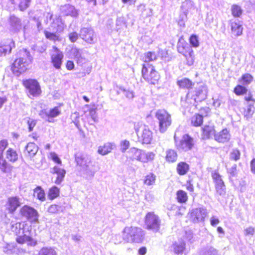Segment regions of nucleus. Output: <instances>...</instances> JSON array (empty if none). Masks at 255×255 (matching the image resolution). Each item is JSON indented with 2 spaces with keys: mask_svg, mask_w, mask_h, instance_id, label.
I'll list each match as a JSON object with an SVG mask.
<instances>
[{
  "mask_svg": "<svg viewBox=\"0 0 255 255\" xmlns=\"http://www.w3.org/2000/svg\"><path fill=\"white\" fill-rule=\"evenodd\" d=\"M11 231L16 236L17 243L23 245L26 244L28 246L34 247L37 244V241L31 236V229L28 228L25 222H16L11 227Z\"/></svg>",
  "mask_w": 255,
  "mask_h": 255,
  "instance_id": "obj_1",
  "label": "nucleus"
},
{
  "mask_svg": "<svg viewBox=\"0 0 255 255\" xmlns=\"http://www.w3.org/2000/svg\"><path fill=\"white\" fill-rule=\"evenodd\" d=\"M32 61L29 52L21 51L19 52V56L15 58L10 64V70L14 76L19 77L29 70Z\"/></svg>",
  "mask_w": 255,
  "mask_h": 255,
  "instance_id": "obj_2",
  "label": "nucleus"
},
{
  "mask_svg": "<svg viewBox=\"0 0 255 255\" xmlns=\"http://www.w3.org/2000/svg\"><path fill=\"white\" fill-rule=\"evenodd\" d=\"M122 239L126 243H141L144 239L143 230L135 226H126L122 231Z\"/></svg>",
  "mask_w": 255,
  "mask_h": 255,
  "instance_id": "obj_3",
  "label": "nucleus"
},
{
  "mask_svg": "<svg viewBox=\"0 0 255 255\" xmlns=\"http://www.w3.org/2000/svg\"><path fill=\"white\" fill-rule=\"evenodd\" d=\"M177 50L179 53L184 57L186 65L191 66L193 64L195 60L194 51L191 46L184 39L183 36H180L178 39Z\"/></svg>",
  "mask_w": 255,
  "mask_h": 255,
  "instance_id": "obj_4",
  "label": "nucleus"
},
{
  "mask_svg": "<svg viewBox=\"0 0 255 255\" xmlns=\"http://www.w3.org/2000/svg\"><path fill=\"white\" fill-rule=\"evenodd\" d=\"M22 84L25 90L27 96L29 98H36L41 95V88L36 79L32 78L23 79L22 81Z\"/></svg>",
  "mask_w": 255,
  "mask_h": 255,
  "instance_id": "obj_5",
  "label": "nucleus"
},
{
  "mask_svg": "<svg viewBox=\"0 0 255 255\" xmlns=\"http://www.w3.org/2000/svg\"><path fill=\"white\" fill-rule=\"evenodd\" d=\"M244 100L246 103V106L242 108L241 113L244 118L249 120L253 117L255 112V98L251 92H249L248 95L244 98Z\"/></svg>",
  "mask_w": 255,
  "mask_h": 255,
  "instance_id": "obj_6",
  "label": "nucleus"
},
{
  "mask_svg": "<svg viewBox=\"0 0 255 255\" xmlns=\"http://www.w3.org/2000/svg\"><path fill=\"white\" fill-rule=\"evenodd\" d=\"M134 128L139 142L142 144H150L152 140V133L139 123H134Z\"/></svg>",
  "mask_w": 255,
  "mask_h": 255,
  "instance_id": "obj_7",
  "label": "nucleus"
},
{
  "mask_svg": "<svg viewBox=\"0 0 255 255\" xmlns=\"http://www.w3.org/2000/svg\"><path fill=\"white\" fill-rule=\"evenodd\" d=\"M141 73L143 78L150 83L154 84L158 82V72L152 65L148 63L143 64Z\"/></svg>",
  "mask_w": 255,
  "mask_h": 255,
  "instance_id": "obj_8",
  "label": "nucleus"
},
{
  "mask_svg": "<svg viewBox=\"0 0 255 255\" xmlns=\"http://www.w3.org/2000/svg\"><path fill=\"white\" fill-rule=\"evenodd\" d=\"M50 62L53 66L56 69H60L64 58L63 52L57 47L53 45L50 50Z\"/></svg>",
  "mask_w": 255,
  "mask_h": 255,
  "instance_id": "obj_9",
  "label": "nucleus"
},
{
  "mask_svg": "<svg viewBox=\"0 0 255 255\" xmlns=\"http://www.w3.org/2000/svg\"><path fill=\"white\" fill-rule=\"evenodd\" d=\"M19 214L21 216L25 217L31 223L38 222V213L33 207L23 205L19 210Z\"/></svg>",
  "mask_w": 255,
  "mask_h": 255,
  "instance_id": "obj_10",
  "label": "nucleus"
},
{
  "mask_svg": "<svg viewBox=\"0 0 255 255\" xmlns=\"http://www.w3.org/2000/svg\"><path fill=\"white\" fill-rule=\"evenodd\" d=\"M20 206V199L16 196L8 197L4 205L5 210L11 214H14Z\"/></svg>",
  "mask_w": 255,
  "mask_h": 255,
  "instance_id": "obj_11",
  "label": "nucleus"
},
{
  "mask_svg": "<svg viewBox=\"0 0 255 255\" xmlns=\"http://www.w3.org/2000/svg\"><path fill=\"white\" fill-rule=\"evenodd\" d=\"M194 141L192 137L188 134L182 136V139L176 145L177 148L184 151L191 150L194 147Z\"/></svg>",
  "mask_w": 255,
  "mask_h": 255,
  "instance_id": "obj_12",
  "label": "nucleus"
},
{
  "mask_svg": "<svg viewBox=\"0 0 255 255\" xmlns=\"http://www.w3.org/2000/svg\"><path fill=\"white\" fill-rule=\"evenodd\" d=\"M211 177L216 191L217 192L223 191L225 189V185L219 172L217 170L214 171L211 173Z\"/></svg>",
  "mask_w": 255,
  "mask_h": 255,
  "instance_id": "obj_13",
  "label": "nucleus"
},
{
  "mask_svg": "<svg viewBox=\"0 0 255 255\" xmlns=\"http://www.w3.org/2000/svg\"><path fill=\"white\" fill-rule=\"evenodd\" d=\"M60 11L64 16L76 18L79 15L78 11L75 6L69 4L62 6L60 8Z\"/></svg>",
  "mask_w": 255,
  "mask_h": 255,
  "instance_id": "obj_14",
  "label": "nucleus"
},
{
  "mask_svg": "<svg viewBox=\"0 0 255 255\" xmlns=\"http://www.w3.org/2000/svg\"><path fill=\"white\" fill-rule=\"evenodd\" d=\"M171 124L170 115L165 111L160 113V132L165 131Z\"/></svg>",
  "mask_w": 255,
  "mask_h": 255,
  "instance_id": "obj_15",
  "label": "nucleus"
},
{
  "mask_svg": "<svg viewBox=\"0 0 255 255\" xmlns=\"http://www.w3.org/2000/svg\"><path fill=\"white\" fill-rule=\"evenodd\" d=\"M63 104L62 103H59L57 106L51 109L48 113H46V112H44L43 111H41V112L45 113L47 122L54 123V118L61 114V112L60 110V107L63 106Z\"/></svg>",
  "mask_w": 255,
  "mask_h": 255,
  "instance_id": "obj_16",
  "label": "nucleus"
},
{
  "mask_svg": "<svg viewBox=\"0 0 255 255\" xmlns=\"http://www.w3.org/2000/svg\"><path fill=\"white\" fill-rule=\"evenodd\" d=\"M96 108H90L88 112L89 114L85 116L84 124L85 126L93 125L98 122V117L96 114Z\"/></svg>",
  "mask_w": 255,
  "mask_h": 255,
  "instance_id": "obj_17",
  "label": "nucleus"
},
{
  "mask_svg": "<svg viewBox=\"0 0 255 255\" xmlns=\"http://www.w3.org/2000/svg\"><path fill=\"white\" fill-rule=\"evenodd\" d=\"M231 138L229 131L227 128H224L221 131L214 135L216 141L219 143H225L228 142Z\"/></svg>",
  "mask_w": 255,
  "mask_h": 255,
  "instance_id": "obj_18",
  "label": "nucleus"
},
{
  "mask_svg": "<svg viewBox=\"0 0 255 255\" xmlns=\"http://www.w3.org/2000/svg\"><path fill=\"white\" fill-rule=\"evenodd\" d=\"M51 172L53 174L56 175V177L54 182L56 184H59L63 180L66 171L63 168L58 166H54Z\"/></svg>",
  "mask_w": 255,
  "mask_h": 255,
  "instance_id": "obj_19",
  "label": "nucleus"
},
{
  "mask_svg": "<svg viewBox=\"0 0 255 255\" xmlns=\"http://www.w3.org/2000/svg\"><path fill=\"white\" fill-rule=\"evenodd\" d=\"M215 128L212 125H206L201 128L202 138L209 139L215 134Z\"/></svg>",
  "mask_w": 255,
  "mask_h": 255,
  "instance_id": "obj_20",
  "label": "nucleus"
},
{
  "mask_svg": "<svg viewBox=\"0 0 255 255\" xmlns=\"http://www.w3.org/2000/svg\"><path fill=\"white\" fill-rule=\"evenodd\" d=\"M231 32L236 36H240L243 33V28L239 21L231 19L229 21Z\"/></svg>",
  "mask_w": 255,
  "mask_h": 255,
  "instance_id": "obj_21",
  "label": "nucleus"
},
{
  "mask_svg": "<svg viewBox=\"0 0 255 255\" xmlns=\"http://www.w3.org/2000/svg\"><path fill=\"white\" fill-rule=\"evenodd\" d=\"M145 223L147 229H153L157 225V218L152 213H148L145 217Z\"/></svg>",
  "mask_w": 255,
  "mask_h": 255,
  "instance_id": "obj_22",
  "label": "nucleus"
},
{
  "mask_svg": "<svg viewBox=\"0 0 255 255\" xmlns=\"http://www.w3.org/2000/svg\"><path fill=\"white\" fill-rule=\"evenodd\" d=\"M5 158L10 163H14L18 160V154L12 148H8L5 152Z\"/></svg>",
  "mask_w": 255,
  "mask_h": 255,
  "instance_id": "obj_23",
  "label": "nucleus"
},
{
  "mask_svg": "<svg viewBox=\"0 0 255 255\" xmlns=\"http://www.w3.org/2000/svg\"><path fill=\"white\" fill-rule=\"evenodd\" d=\"M82 39L88 43H92L94 40V32L92 30L87 28H84L81 30Z\"/></svg>",
  "mask_w": 255,
  "mask_h": 255,
  "instance_id": "obj_24",
  "label": "nucleus"
},
{
  "mask_svg": "<svg viewBox=\"0 0 255 255\" xmlns=\"http://www.w3.org/2000/svg\"><path fill=\"white\" fill-rule=\"evenodd\" d=\"M207 89L204 87H201L196 90L195 100L197 102H202L207 98Z\"/></svg>",
  "mask_w": 255,
  "mask_h": 255,
  "instance_id": "obj_25",
  "label": "nucleus"
},
{
  "mask_svg": "<svg viewBox=\"0 0 255 255\" xmlns=\"http://www.w3.org/2000/svg\"><path fill=\"white\" fill-rule=\"evenodd\" d=\"M204 122V117L198 113L195 114L190 119V123L194 127H201Z\"/></svg>",
  "mask_w": 255,
  "mask_h": 255,
  "instance_id": "obj_26",
  "label": "nucleus"
},
{
  "mask_svg": "<svg viewBox=\"0 0 255 255\" xmlns=\"http://www.w3.org/2000/svg\"><path fill=\"white\" fill-rule=\"evenodd\" d=\"M189 165L185 162H179L176 167V171L179 175H184L189 171Z\"/></svg>",
  "mask_w": 255,
  "mask_h": 255,
  "instance_id": "obj_27",
  "label": "nucleus"
},
{
  "mask_svg": "<svg viewBox=\"0 0 255 255\" xmlns=\"http://www.w3.org/2000/svg\"><path fill=\"white\" fill-rule=\"evenodd\" d=\"M12 166L3 158L2 153H0V170L4 173L10 172Z\"/></svg>",
  "mask_w": 255,
  "mask_h": 255,
  "instance_id": "obj_28",
  "label": "nucleus"
},
{
  "mask_svg": "<svg viewBox=\"0 0 255 255\" xmlns=\"http://www.w3.org/2000/svg\"><path fill=\"white\" fill-rule=\"evenodd\" d=\"M176 199L179 203H186L188 201V196L186 191L180 189L177 190L176 193Z\"/></svg>",
  "mask_w": 255,
  "mask_h": 255,
  "instance_id": "obj_29",
  "label": "nucleus"
},
{
  "mask_svg": "<svg viewBox=\"0 0 255 255\" xmlns=\"http://www.w3.org/2000/svg\"><path fill=\"white\" fill-rule=\"evenodd\" d=\"M177 84L180 88L184 89H191L194 86V83L186 78L178 80Z\"/></svg>",
  "mask_w": 255,
  "mask_h": 255,
  "instance_id": "obj_30",
  "label": "nucleus"
},
{
  "mask_svg": "<svg viewBox=\"0 0 255 255\" xmlns=\"http://www.w3.org/2000/svg\"><path fill=\"white\" fill-rule=\"evenodd\" d=\"M113 146L114 145L112 143H105L103 145L99 147L98 152L103 155L107 154L112 151L113 149Z\"/></svg>",
  "mask_w": 255,
  "mask_h": 255,
  "instance_id": "obj_31",
  "label": "nucleus"
},
{
  "mask_svg": "<svg viewBox=\"0 0 255 255\" xmlns=\"http://www.w3.org/2000/svg\"><path fill=\"white\" fill-rule=\"evenodd\" d=\"M60 195V189L56 186L50 187L48 191L47 197L51 201L57 198Z\"/></svg>",
  "mask_w": 255,
  "mask_h": 255,
  "instance_id": "obj_32",
  "label": "nucleus"
},
{
  "mask_svg": "<svg viewBox=\"0 0 255 255\" xmlns=\"http://www.w3.org/2000/svg\"><path fill=\"white\" fill-rule=\"evenodd\" d=\"M178 158V154L176 151L173 149H169L166 151L165 159L169 163L175 162Z\"/></svg>",
  "mask_w": 255,
  "mask_h": 255,
  "instance_id": "obj_33",
  "label": "nucleus"
},
{
  "mask_svg": "<svg viewBox=\"0 0 255 255\" xmlns=\"http://www.w3.org/2000/svg\"><path fill=\"white\" fill-rule=\"evenodd\" d=\"M231 14L236 18L240 17L243 14V9L240 5L237 4H233L231 7Z\"/></svg>",
  "mask_w": 255,
  "mask_h": 255,
  "instance_id": "obj_34",
  "label": "nucleus"
},
{
  "mask_svg": "<svg viewBox=\"0 0 255 255\" xmlns=\"http://www.w3.org/2000/svg\"><path fill=\"white\" fill-rule=\"evenodd\" d=\"M12 47L10 42H4L0 45V57L11 52Z\"/></svg>",
  "mask_w": 255,
  "mask_h": 255,
  "instance_id": "obj_35",
  "label": "nucleus"
},
{
  "mask_svg": "<svg viewBox=\"0 0 255 255\" xmlns=\"http://www.w3.org/2000/svg\"><path fill=\"white\" fill-rule=\"evenodd\" d=\"M154 157V154L152 152L145 153L141 150L139 161L146 163L152 161Z\"/></svg>",
  "mask_w": 255,
  "mask_h": 255,
  "instance_id": "obj_36",
  "label": "nucleus"
},
{
  "mask_svg": "<svg viewBox=\"0 0 255 255\" xmlns=\"http://www.w3.org/2000/svg\"><path fill=\"white\" fill-rule=\"evenodd\" d=\"M254 80L253 76L249 73H245L242 75L239 79V82L244 85H248L251 84Z\"/></svg>",
  "mask_w": 255,
  "mask_h": 255,
  "instance_id": "obj_37",
  "label": "nucleus"
},
{
  "mask_svg": "<svg viewBox=\"0 0 255 255\" xmlns=\"http://www.w3.org/2000/svg\"><path fill=\"white\" fill-rule=\"evenodd\" d=\"M248 89L244 85L238 84L234 87L233 90V92L237 96L246 95Z\"/></svg>",
  "mask_w": 255,
  "mask_h": 255,
  "instance_id": "obj_38",
  "label": "nucleus"
},
{
  "mask_svg": "<svg viewBox=\"0 0 255 255\" xmlns=\"http://www.w3.org/2000/svg\"><path fill=\"white\" fill-rule=\"evenodd\" d=\"M141 150L135 147H132L128 151L129 157L132 160H136L139 161Z\"/></svg>",
  "mask_w": 255,
  "mask_h": 255,
  "instance_id": "obj_39",
  "label": "nucleus"
},
{
  "mask_svg": "<svg viewBox=\"0 0 255 255\" xmlns=\"http://www.w3.org/2000/svg\"><path fill=\"white\" fill-rule=\"evenodd\" d=\"M25 150L29 156H33L38 151V147L33 142H29L25 147Z\"/></svg>",
  "mask_w": 255,
  "mask_h": 255,
  "instance_id": "obj_40",
  "label": "nucleus"
},
{
  "mask_svg": "<svg viewBox=\"0 0 255 255\" xmlns=\"http://www.w3.org/2000/svg\"><path fill=\"white\" fill-rule=\"evenodd\" d=\"M43 33L45 38L47 39H48L54 42L61 41V38L59 36L56 34L55 33L51 32L48 30H44Z\"/></svg>",
  "mask_w": 255,
  "mask_h": 255,
  "instance_id": "obj_41",
  "label": "nucleus"
},
{
  "mask_svg": "<svg viewBox=\"0 0 255 255\" xmlns=\"http://www.w3.org/2000/svg\"><path fill=\"white\" fill-rule=\"evenodd\" d=\"M33 194L39 200L43 201L45 200V194L44 190L40 186H37L34 189Z\"/></svg>",
  "mask_w": 255,
  "mask_h": 255,
  "instance_id": "obj_42",
  "label": "nucleus"
},
{
  "mask_svg": "<svg viewBox=\"0 0 255 255\" xmlns=\"http://www.w3.org/2000/svg\"><path fill=\"white\" fill-rule=\"evenodd\" d=\"M191 216L197 220L204 219V212L203 209L200 208L194 209L191 212Z\"/></svg>",
  "mask_w": 255,
  "mask_h": 255,
  "instance_id": "obj_43",
  "label": "nucleus"
},
{
  "mask_svg": "<svg viewBox=\"0 0 255 255\" xmlns=\"http://www.w3.org/2000/svg\"><path fill=\"white\" fill-rule=\"evenodd\" d=\"M172 247L174 253L176 254H181L185 249V243L184 242L175 243L173 244Z\"/></svg>",
  "mask_w": 255,
  "mask_h": 255,
  "instance_id": "obj_44",
  "label": "nucleus"
},
{
  "mask_svg": "<svg viewBox=\"0 0 255 255\" xmlns=\"http://www.w3.org/2000/svg\"><path fill=\"white\" fill-rule=\"evenodd\" d=\"M38 255H57L56 252L52 248L43 247L38 253Z\"/></svg>",
  "mask_w": 255,
  "mask_h": 255,
  "instance_id": "obj_45",
  "label": "nucleus"
},
{
  "mask_svg": "<svg viewBox=\"0 0 255 255\" xmlns=\"http://www.w3.org/2000/svg\"><path fill=\"white\" fill-rule=\"evenodd\" d=\"M75 160L76 162L79 166L86 165V160L84 155L81 153H76L75 155Z\"/></svg>",
  "mask_w": 255,
  "mask_h": 255,
  "instance_id": "obj_46",
  "label": "nucleus"
},
{
  "mask_svg": "<svg viewBox=\"0 0 255 255\" xmlns=\"http://www.w3.org/2000/svg\"><path fill=\"white\" fill-rule=\"evenodd\" d=\"M189 43L191 46L197 48L199 46L200 42L198 37L195 34H192L189 38Z\"/></svg>",
  "mask_w": 255,
  "mask_h": 255,
  "instance_id": "obj_47",
  "label": "nucleus"
},
{
  "mask_svg": "<svg viewBox=\"0 0 255 255\" xmlns=\"http://www.w3.org/2000/svg\"><path fill=\"white\" fill-rule=\"evenodd\" d=\"M155 59L156 57L155 54L151 52L145 53L143 57V60L147 63L153 61Z\"/></svg>",
  "mask_w": 255,
  "mask_h": 255,
  "instance_id": "obj_48",
  "label": "nucleus"
},
{
  "mask_svg": "<svg viewBox=\"0 0 255 255\" xmlns=\"http://www.w3.org/2000/svg\"><path fill=\"white\" fill-rule=\"evenodd\" d=\"M155 180V176L152 173H150L145 176L144 183L147 185H150L154 183Z\"/></svg>",
  "mask_w": 255,
  "mask_h": 255,
  "instance_id": "obj_49",
  "label": "nucleus"
},
{
  "mask_svg": "<svg viewBox=\"0 0 255 255\" xmlns=\"http://www.w3.org/2000/svg\"><path fill=\"white\" fill-rule=\"evenodd\" d=\"M241 153L239 149H234L231 152L230 158L232 160L237 161L240 159Z\"/></svg>",
  "mask_w": 255,
  "mask_h": 255,
  "instance_id": "obj_50",
  "label": "nucleus"
},
{
  "mask_svg": "<svg viewBox=\"0 0 255 255\" xmlns=\"http://www.w3.org/2000/svg\"><path fill=\"white\" fill-rule=\"evenodd\" d=\"M120 146L122 152H125L130 146L129 141L127 139L122 140L120 143Z\"/></svg>",
  "mask_w": 255,
  "mask_h": 255,
  "instance_id": "obj_51",
  "label": "nucleus"
},
{
  "mask_svg": "<svg viewBox=\"0 0 255 255\" xmlns=\"http://www.w3.org/2000/svg\"><path fill=\"white\" fill-rule=\"evenodd\" d=\"M30 0H21L19 7L21 11L25 10L30 5Z\"/></svg>",
  "mask_w": 255,
  "mask_h": 255,
  "instance_id": "obj_52",
  "label": "nucleus"
},
{
  "mask_svg": "<svg viewBox=\"0 0 255 255\" xmlns=\"http://www.w3.org/2000/svg\"><path fill=\"white\" fill-rule=\"evenodd\" d=\"M60 207L59 205L53 204L51 205L48 208V212L51 214H56L59 211Z\"/></svg>",
  "mask_w": 255,
  "mask_h": 255,
  "instance_id": "obj_53",
  "label": "nucleus"
},
{
  "mask_svg": "<svg viewBox=\"0 0 255 255\" xmlns=\"http://www.w3.org/2000/svg\"><path fill=\"white\" fill-rule=\"evenodd\" d=\"M36 120L33 119L28 118L27 121V124L28 125V128L29 131L33 130V128L36 125Z\"/></svg>",
  "mask_w": 255,
  "mask_h": 255,
  "instance_id": "obj_54",
  "label": "nucleus"
},
{
  "mask_svg": "<svg viewBox=\"0 0 255 255\" xmlns=\"http://www.w3.org/2000/svg\"><path fill=\"white\" fill-rule=\"evenodd\" d=\"M118 92H123L125 96L128 99H131L133 97V94L132 92L126 90L125 89L122 88H119V90L118 91Z\"/></svg>",
  "mask_w": 255,
  "mask_h": 255,
  "instance_id": "obj_55",
  "label": "nucleus"
},
{
  "mask_svg": "<svg viewBox=\"0 0 255 255\" xmlns=\"http://www.w3.org/2000/svg\"><path fill=\"white\" fill-rule=\"evenodd\" d=\"M50 159L57 164H61L62 163L61 159L58 157V155L55 152L50 153Z\"/></svg>",
  "mask_w": 255,
  "mask_h": 255,
  "instance_id": "obj_56",
  "label": "nucleus"
},
{
  "mask_svg": "<svg viewBox=\"0 0 255 255\" xmlns=\"http://www.w3.org/2000/svg\"><path fill=\"white\" fill-rule=\"evenodd\" d=\"M237 165L234 164L231 168L227 170V172L230 174L232 177L235 176L237 174Z\"/></svg>",
  "mask_w": 255,
  "mask_h": 255,
  "instance_id": "obj_57",
  "label": "nucleus"
},
{
  "mask_svg": "<svg viewBox=\"0 0 255 255\" xmlns=\"http://www.w3.org/2000/svg\"><path fill=\"white\" fill-rule=\"evenodd\" d=\"M79 35L76 32H72L69 34V38L71 42H75L78 39Z\"/></svg>",
  "mask_w": 255,
  "mask_h": 255,
  "instance_id": "obj_58",
  "label": "nucleus"
},
{
  "mask_svg": "<svg viewBox=\"0 0 255 255\" xmlns=\"http://www.w3.org/2000/svg\"><path fill=\"white\" fill-rule=\"evenodd\" d=\"M11 25L13 28L20 27L21 25L20 20L16 17H13V18L11 20Z\"/></svg>",
  "mask_w": 255,
  "mask_h": 255,
  "instance_id": "obj_59",
  "label": "nucleus"
},
{
  "mask_svg": "<svg viewBox=\"0 0 255 255\" xmlns=\"http://www.w3.org/2000/svg\"><path fill=\"white\" fill-rule=\"evenodd\" d=\"M186 188L188 191H189L190 192H194V187L193 184L192 183V180H188L186 181Z\"/></svg>",
  "mask_w": 255,
  "mask_h": 255,
  "instance_id": "obj_60",
  "label": "nucleus"
},
{
  "mask_svg": "<svg viewBox=\"0 0 255 255\" xmlns=\"http://www.w3.org/2000/svg\"><path fill=\"white\" fill-rule=\"evenodd\" d=\"M244 232L246 236L253 235L255 233V229L252 227H249L246 228Z\"/></svg>",
  "mask_w": 255,
  "mask_h": 255,
  "instance_id": "obj_61",
  "label": "nucleus"
},
{
  "mask_svg": "<svg viewBox=\"0 0 255 255\" xmlns=\"http://www.w3.org/2000/svg\"><path fill=\"white\" fill-rule=\"evenodd\" d=\"M65 66L67 70L71 71L74 68V64L72 61L68 60L65 64Z\"/></svg>",
  "mask_w": 255,
  "mask_h": 255,
  "instance_id": "obj_62",
  "label": "nucleus"
},
{
  "mask_svg": "<svg viewBox=\"0 0 255 255\" xmlns=\"http://www.w3.org/2000/svg\"><path fill=\"white\" fill-rule=\"evenodd\" d=\"M251 170L253 173L255 174V158L252 159L250 162Z\"/></svg>",
  "mask_w": 255,
  "mask_h": 255,
  "instance_id": "obj_63",
  "label": "nucleus"
},
{
  "mask_svg": "<svg viewBox=\"0 0 255 255\" xmlns=\"http://www.w3.org/2000/svg\"><path fill=\"white\" fill-rule=\"evenodd\" d=\"M211 225L213 226H215L218 224L220 222L219 220L217 218H215L214 217H212L211 219Z\"/></svg>",
  "mask_w": 255,
  "mask_h": 255,
  "instance_id": "obj_64",
  "label": "nucleus"
}]
</instances>
